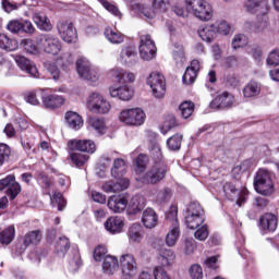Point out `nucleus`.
I'll return each instance as SVG.
<instances>
[{"label":"nucleus","instance_id":"obj_13","mask_svg":"<svg viewBox=\"0 0 279 279\" xmlns=\"http://www.w3.org/2000/svg\"><path fill=\"white\" fill-rule=\"evenodd\" d=\"M40 43L45 53L58 56L60 51H62V45L60 44V39H58V37L53 35H43L40 38Z\"/></svg>","mask_w":279,"mask_h":279},{"label":"nucleus","instance_id":"obj_26","mask_svg":"<svg viewBox=\"0 0 279 279\" xmlns=\"http://www.w3.org/2000/svg\"><path fill=\"white\" fill-rule=\"evenodd\" d=\"M142 223L148 228V230L156 228V226H158V214H156V210L153 208L145 209L142 215Z\"/></svg>","mask_w":279,"mask_h":279},{"label":"nucleus","instance_id":"obj_7","mask_svg":"<svg viewBox=\"0 0 279 279\" xmlns=\"http://www.w3.org/2000/svg\"><path fill=\"white\" fill-rule=\"evenodd\" d=\"M87 107L90 112H95L96 114H108L111 108L110 102L97 92L89 95L87 99Z\"/></svg>","mask_w":279,"mask_h":279},{"label":"nucleus","instance_id":"obj_47","mask_svg":"<svg viewBox=\"0 0 279 279\" xmlns=\"http://www.w3.org/2000/svg\"><path fill=\"white\" fill-rule=\"evenodd\" d=\"M0 49H3L4 51H14L16 49V41L5 34H0Z\"/></svg>","mask_w":279,"mask_h":279},{"label":"nucleus","instance_id":"obj_44","mask_svg":"<svg viewBox=\"0 0 279 279\" xmlns=\"http://www.w3.org/2000/svg\"><path fill=\"white\" fill-rule=\"evenodd\" d=\"M70 271H77L82 266V255H80V250L74 248L69 258Z\"/></svg>","mask_w":279,"mask_h":279},{"label":"nucleus","instance_id":"obj_14","mask_svg":"<svg viewBox=\"0 0 279 279\" xmlns=\"http://www.w3.org/2000/svg\"><path fill=\"white\" fill-rule=\"evenodd\" d=\"M120 267L122 276H136L138 272V264L134 255L126 253L120 257Z\"/></svg>","mask_w":279,"mask_h":279},{"label":"nucleus","instance_id":"obj_50","mask_svg":"<svg viewBox=\"0 0 279 279\" xmlns=\"http://www.w3.org/2000/svg\"><path fill=\"white\" fill-rule=\"evenodd\" d=\"M179 110L183 119H189L195 112V104L193 101H184L180 105Z\"/></svg>","mask_w":279,"mask_h":279},{"label":"nucleus","instance_id":"obj_38","mask_svg":"<svg viewBox=\"0 0 279 279\" xmlns=\"http://www.w3.org/2000/svg\"><path fill=\"white\" fill-rule=\"evenodd\" d=\"M120 58L126 64H135L136 62V49L132 46L123 48L120 52Z\"/></svg>","mask_w":279,"mask_h":279},{"label":"nucleus","instance_id":"obj_36","mask_svg":"<svg viewBox=\"0 0 279 279\" xmlns=\"http://www.w3.org/2000/svg\"><path fill=\"white\" fill-rule=\"evenodd\" d=\"M105 274H114L119 269V259L117 257L107 255L102 263Z\"/></svg>","mask_w":279,"mask_h":279},{"label":"nucleus","instance_id":"obj_58","mask_svg":"<svg viewBox=\"0 0 279 279\" xmlns=\"http://www.w3.org/2000/svg\"><path fill=\"white\" fill-rule=\"evenodd\" d=\"M11 154L12 150H10L8 144H0V166L10 160Z\"/></svg>","mask_w":279,"mask_h":279},{"label":"nucleus","instance_id":"obj_60","mask_svg":"<svg viewBox=\"0 0 279 279\" xmlns=\"http://www.w3.org/2000/svg\"><path fill=\"white\" fill-rule=\"evenodd\" d=\"M106 254H108V248H106V246L104 245H98L94 250V260H96L97 263H101L104 258L106 259Z\"/></svg>","mask_w":279,"mask_h":279},{"label":"nucleus","instance_id":"obj_12","mask_svg":"<svg viewBox=\"0 0 279 279\" xmlns=\"http://www.w3.org/2000/svg\"><path fill=\"white\" fill-rule=\"evenodd\" d=\"M7 29L11 34H28L29 36L36 34V27L27 20H12L7 24Z\"/></svg>","mask_w":279,"mask_h":279},{"label":"nucleus","instance_id":"obj_52","mask_svg":"<svg viewBox=\"0 0 279 279\" xmlns=\"http://www.w3.org/2000/svg\"><path fill=\"white\" fill-rule=\"evenodd\" d=\"M89 125L97 132V134H106V122H104V119L90 118Z\"/></svg>","mask_w":279,"mask_h":279},{"label":"nucleus","instance_id":"obj_1","mask_svg":"<svg viewBox=\"0 0 279 279\" xmlns=\"http://www.w3.org/2000/svg\"><path fill=\"white\" fill-rule=\"evenodd\" d=\"M185 8L199 21H210L213 19V7L206 0H185Z\"/></svg>","mask_w":279,"mask_h":279},{"label":"nucleus","instance_id":"obj_30","mask_svg":"<svg viewBox=\"0 0 279 279\" xmlns=\"http://www.w3.org/2000/svg\"><path fill=\"white\" fill-rule=\"evenodd\" d=\"M158 263L161 267H171L175 263V253L172 250L162 248L158 255Z\"/></svg>","mask_w":279,"mask_h":279},{"label":"nucleus","instance_id":"obj_32","mask_svg":"<svg viewBox=\"0 0 279 279\" xmlns=\"http://www.w3.org/2000/svg\"><path fill=\"white\" fill-rule=\"evenodd\" d=\"M65 121L72 130H81L84 125V120L75 111H68L65 113Z\"/></svg>","mask_w":279,"mask_h":279},{"label":"nucleus","instance_id":"obj_5","mask_svg":"<svg viewBox=\"0 0 279 279\" xmlns=\"http://www.w3.org/2000/svg\"><path fill=\"white\" fill-rule=\"evenodd\" d=\"M166 219L172 222L173 228L169 231L166 236V245L173 247L180 239V223L178 222V207H170L166 213Z\"/></svg>","mask_w":279,"mask_h":279},{"label":"nucleus","instance_id":"obj_25","mask_svg":"<svg viewBox=\"0 0 279 279\" xmlns=\"http://www.w3.org/2000/svg\"><path fill=\"white\" fill-rule=\"evenodd\" d=\"M198 36L204 43H215L217 38V26L215 24H207L198 29Z\"/></svg>","mask_w":279,"mask_h":279},{"label":"nucleus","instance_id":"obj_56","mask_svg":"<svg viewBox=\"0 0 279 279\" xmlns=\"http://www.w3.org/2000/svg\"><path fill=\"white\" fill-rule=\"evenodd\" d=\"M100 3L105 8V10H107L108 12L113 14V16H117L118 19H121V16H123V14L119 10V8H117L114 4L108 2V0H100Z\"/></svg>","mask_w":279,"mask_h":279},{"label":"nucleus","instance_id":"obj_21","mask_svg":"<svg viewBox=\"0 0 279 279\" xmlns=\"http://www.w3.org/2000/svg\"><path fill=\"white\" fill-rule=\"evenodd\" d=\"M109 95L111 97H118L121 101H130L134 97V88L128 85L110 87Z\"/></svg>","mask_w":279,"mask_h":279},{"label":"nucleus","instance_id":"obj_31","mask_svg":"<svg viewBox=\"0 0 279 279\" xmlns=\"http://www.w3.org/2000/svg\"><path fill=\"white\" fill-rule=\"evenodd\" d=\"M112 77L116 78V82L119 84H128L130 82H134L136 80V75L132 72H125L123 69L112 70Z\"/></svg>","mask_w":279,"mask_h":279},{"label":"nucleus","instance_id":"obj_54","mask_svg":"<svg viewBox=\"0 0 279 279\" xmlns=\"http://www.w3.org/2000/svg\"><path fill=\"white\" fill-rule=\"evenodd\" d=\"M173 192L169 187H163L161 191L158 192L156 196L157 204H167L169 199H171Z\"/></svg>","mask_w":279,"mask_h":279},{"label":"nucleus","instance_id":"obj_39","mask_svg":"<svg viewBox=\"0 0 279 279\" xmlns=\"http://www.w3.org/2000/svg\"><path fill=\"white\" fill-rule=\"evenodd\" d=\"M105 37L112 45H121V43H123V40H124V36L122 35L121 32L114 31L110 27L105 28Z\"/></svg>","mask_w":279,"mask_h":279},{"label":"nucleus","instance_id":"obj_57","mask_svg":"<svg viewBox=\"0 0 279 279\" xmlns=\"http://www.w3.org/2000/svg\"><path fill=\"white\" fill-rule=\"evenodd\" d=\"M252 168V161L251 160H244L239 166L234 167L232 169L233 175H241V173H245V171H250Z\"/></svg>","mask_w":279,"mask_h":279},{"label":"nucleus","instance_id":"obj_46","mask_svg":"<svg viewBox=\"0 0 279 279\" xmlns=\"http://www.w3.org/2000/svg\"><path fill=\"white\" fill-rule=\"evenodd\" d=\"M70 247H71V242L65 236L60 238L54 245L56 253L59 256H64V254L69 252Z\"/></svg>","mask_w":279,"mask_h":279},{"label":"nucleus","instance_id":"obj_33","mask_svg":"<svg viewBox=\"0 0 279 279\" xmlns=\"http://www.w3.org/2000/svg\"><path fill=\"white\" fill-rule=\"evenodd\" d=\"M25 5V0H1V8L7 14H12Z\"/></svg>","mask_w":279,"mask_h":279},{"label":"nucleus","instance_id":"obj_9","mask_svg":"<svg viewBox=\"0 0 279 279\" xmlns=\"http://www.w3.org/2000/svg\"><path fill=\"white\" fill-rule=\"evenodd\" d=\"M140 56L142 60H154L156 58V43L151 39V35H142L140 37Z\"/></svg>","mask_w":279,"mask_h":279},{"label":"nucleus","instance_id":"obj_8","mask_svg":"<svg viewBox=\"0 0 279 279\" xmlns=\"http://www.w3.org/2000/svg\"><path fill=\"white\" fill-rule=\"evenodd\" d=\"M147 84L150 86L154 97L157 99L165 97V93H167L165 75L158 72H151L147 78Z\"/></svg>","mask_w":279,"mask_h":279},{"label":"nucleus","instance_id":"obj_48","mask_svg":"<svg viewBox=\"0 0 279 279\" xmlns=\"http://www.w3.org/2000/svg\"><path fill=\"white\" fill-rule=\"evenodd\" d=\"M223 193L228 199H236L241 195V190L236 189L234 184L227 182L223 185Z\"/></svg>","mask_w":279,"mask_h":279},{"label":"nucleus","instance_id":"obj_51","mask_svg":"<svg viewBox=\"0 0 279 279\" xmlns=\"http://www.w3.org/2000/svg\"><path fill=\"white\" fill-rule=\"evenodd\" d=\"M70 159L75 167H84L85 162H88L90 156L82 153H70Z\"/></svg>","mask_w":279,"mask_h":279},{"label":"nucleus","instance_id":"obj_40","mask_svg":"<svg viewBox=\"0 0 279 279\" xmlns=\"http://www.w3.org/2000/svg\"><path fill=\"white\" fill-rule=\"evenodd\" d=\"M50 204L52 208H58L59 211H62L66 208V199L60 192H53L50 194Z\"/></svg>","mask_w":279,"mask_h":279},{"label":"nucleus","instance_id":"obj_10","mask_svg":"<svg viewBox=\"0 0 279 279\" xmlns=\"http://www.w3.org/2000/svg\"><path fill=\"white\" fill-rule=\"evenodd\" d=\"M21 183L16 182L14 174H9L0 180V191H5L10 199H16L21 194Z\"/></svg>","mask_w":279,"mask_h":279},{"label":"nucleus","instance_id":"obj_27","mask_svg":"<svg viewBox=\"0 0 279 279\" xmlns=\"http://www.w3.org/2000/svg\"><path fill=\"white\" fill-rule=\"evenodd\" d=\"M41 101L44 108H49L51 110H53V108H61V106H64V97L56 94L43 96Z\"/></svg>","mask_w":279,"mask_h":279},{"label":"nucleus","instance_id":"obj_29","mask_svg":"<svg viewBox=\"0 0 279 279\" xmlns=\"http://www.w3.org/2000/svg\"><path fill=\"white\" fill-rule=\"evenodd\" d=\"M147 206V199L145 196L135 195L131 198L129 203V210L132 213V215H136L141 213Z\"/></svg>","mask_w":279,"mask_h":279},{"label":"nucleus","instance_id":"obj_22","mask_svg":"<svg viewBox=\"0 0 279 279\" xmlns=\"http://www.w3.org/2000/svg\"><path fill=\"white\" fill-rule=\"evenodd\" d=\"M15 62L22 71H26L31 77H39L38 69L24 56H16Z\"/></svg>","mask_w":279,"mask_h":279},{"label":"nucleus","instance_id":"obj_42","mask_svg":"<svg viewBox=\"0 0 279 279\" xmlns=\"http://www.w3.org/2000/svg\"><path fill=\"white\" fill-rule=\"evenodd\" d=\"M22 239L29 245H38L43 241V232L40 230H34L27 232Z\"/></svg>","mask_w":279,"mask_h":279},{"label":"nucleus","instance_id":"obj_23","mask_svg":"<svg viewBox=\"0 0 279 279\" xmlns=\"http://www.w3.org/2000/svg\"><path fill=\"white\" fill-rule=\"evenodd\" d=\"M124 226L125 223L123 222V219L119 216H112L105 222V228L107 232H110V234H119L123 232Z\"/></svg>","mask_w":279,"mask_h":279},{"label":"nucleus","instance_id":"obj_61","mask_svg":"<svg viewBox=\"0 0 279 279\" xmlns=\"http://www.w3.org/2000/svg\"><path fill=\"white\" fill-rule=\"evenodd\" d=\"M197 80V72L191 68H186L185 73L182 77L183 84H193Z\"/></svg>","mask_w":279,"mask_h":279},{"label":"nucleus","instance_id":"obj_6","mask_svg":"<svg viewBox=\"0 0 279 279\" xmlns=\"http://www.w3.org/2000/svg\"><path fill=\"white\" fill-rule=\"evenodd\" d=\"M145 111L141 108L124 109L119 114L121 123L133 125L135 128L143 125V123H145Z\"/></svg>","mask_w":279,"mask_h":279},{"label":"nucleus","instance_id":"obj_15","mask_svg":"<svg viewBox=\"0 0 279 279\" xmlns=\"http://www.w3.org/2000/svg\"><path fill=\"white\" fill-rule=\"evenodd\" d=\"M57 29L64 43H75L77 40V29L70 21H61L57 24Z\"/></svg>","mask_w":279,"mask_h":279},{"label":"nucleus","instance_id":"obj_41","mask_svg":"<svg viewBox=\"0 0 279 279\" xmlns=\"http://www.w3.org/2000/svg\"><path fill=\"white\" fill-rule=\"evenodd\" d=\"M149 156L151 160L154 161V165H160L165 161V157L162 156V149L160 148V145L158 143L151 144L149 147Z\"/></svg>","mask_w":279,"mask_h":279},{"label":"nucleus","instance_id":"obj_19","mask_svg":"<svg viewBox=\"0 0 279 279\" xmlns=\"http://www.w3.org/2000/svg\"><path fill=\"white\" fill-rule=\"evenodd\" d=\"M107 206L112 213H123L128 208V196L112 195L108 198Z\"/></svg>","mask_w":279,"mask_h":279},{"label":"nucleus","instance_id":"obj_49","mask_svg":"<svg viewBox=\"0 0 279 279\" xmlns=\"http://www.w3.org/2000/svg\"><path fill=\"white\" fill-rule=\"evenodd\" d=\"M182 134H174L170 138L167 140V146L170 151H178L182 147Z\"/></svg>","mask_w":279,"mask_h":279},{"label":"nucleus","instance_id":"obj_63","mask_svg":"<svg viewBox=\"0 0 279 279\" xmlns=\"http://www.w3.org/2000/svg\"><path fill=\"white\" fill-rule=\"evenodd\" d=\"M197 250V242L193 239H186L184 244V254L187 256L193 254Z\"/></svg>","mask_w":279,"mask_h":279},{"label":"nucleus","instance_id":"obj_4","mask_svg":"<svg viewBox=\"0 0 279 279\" xmlns=\"http://www.w3.org/2000/svg\"><path fill=\"white\" fill-rule=\"evenodd\" d=\"M255 191L260 195H271L274 193V181H271V172L259 169L254 178Z\"/></svg>","mask_w":279,"mask_h":279},{"label":"nucleus","instance_id":"obj_16","mask_svg":"<svg viewBox=\"0 0 279 279\" xmlns=\"http://www.w3.org/2000/svg\"><path fill=\"white\" fill-rule=\"evenodd\" d=\"M244 9L248 14H257V16H265L269 12V2L267 0H246Z\"/></svg>","mask_w":279,"mask_h":279},{"label":"nucleus","instance_id":"obj_2","mask_svg":"<svg viewBox=\"0 0 279 279\" xmlns=\"http://www.w3.org/2000/svg\"><path fill=\"white\" fill-rule=\"evenodd\" d=\"M185 8L199 21H210L213 19V7L206 0H185Z\"/></svg>","mask_w":279,"mask_h":279},{"label":"nucleus","instance_id":"obj_55","mask_svg":"<svg viewBox=\"0 0 279 279\" xmlns=\"http://www.w3.org/2000/svg\"><path fill=\"white\" fill-rule=\"evenodd\" d=\"M187 215H193L194 217H204V208L197 202H193L187 207Z\"/></svg>","mask_w":279,"mask_h":279},{"label":"nucleus","instance_id":"obj_37","mask_svg":"<svg viewBox=\"0 0 279 279\" xmlns=\"http://www.w3.org/2000/svg\"><path fill=\"white\" fill-rule=\"evenodd\" d=\"M125 174V160L123 158H116L111 168V175L114 179L123 178Z\"/></svg>","mask_w":279,"mask_h":279},{"label":"nucleus","instance_id":"obj_62","mask_svg":"<svg viewBox=\"0 0 279 279\" xmlns=\"http://www.w3.org/2000/svg\"><path fill=\"white\" fill-rule=\"evenodd\" d=\"M190 276L192 279H202L204 278V270L202 269V266L194 264L190 268Z\"/></svg>","mask_w":279,"mask_h":279},{"label":"nucleus","instance_id":"obj_59","mask_svg":"<svg viewBox=\"0 0 279 279\" xmlns=\"http://www.w3.org/2000/svg\"><path fill=\"white\" fill-rule=\"evenodd\" d=\"M231 45L234 49H241V47L247 45V37L243 34H238L233 37Z\"/></svg>","mask_w":279,"mask_h":279},{"label":"nucleus","instance_id":"obj_24","mask_svg":"<svg viewBox=\"0 0 279 279\" xmlns=\"http://www.w3.org/2000/svg\"><path fill=\"white\" fill-rule=\"evenodd\" d=\"M234 106V96L223 92L211 101V108H232Z\"/></svg>","mask_w":279,"mask_h":279},{"label":"nucleus","instance_id":"obj_35","mask_svg":"<svg viewBox=\"0 0 279 279\" xmlns=\"http://www.w3.org/2000/svg\"><path fill=\"white\" fill-rule=\"evenodd\" d=\"M243 95L247 99H252V97H258L260 95V83L256 81H251L243 88Z\"/></svg>","mask_w":279,"mask_h":279},{"label":"nucleus","instance_id":"obj_20","mask_svg":"<svg viewBox=\"0 0 279 279\" xmlns=\"http://www.w3.org/2000/svg\"><path fill=\"white\" fill-rule=\"evenodd\" d=\"M126 189H130V179L126 178H119L117 182L109 181L102 185L105 193H121V191H125Z\"/></svg>","mask_w":279,"mask_h":279},{"label":"nucleus","instance_id":"obj_18","mask_svg":"<svg viewBox=\"0 0 279 279\" xmlns=\"http://www.w3.org/2000/svg\"><path fill=\"white\" fill-rule=\"evenodd\" d=\"M259 229L262 232H276L278 229V216L274 214H264L259 217Z\"/></svg>","mask_w":279,"mask_h":279},{"label":"nucleus","instance_id":"obj_64","mask_svg":"<svg viewBox=\"0 0 279 279\" xmlns=\"http://www.w3.org/2000/svg\"><path fill=\"white\" fill-rule=\"evenodd\" d=\"M266 62L269 66H278V64H279V50L278 49L272 50L268 54V58H267Z\"/></svg>","mask_w":279,"mask_h":279},{"label":"nucleus","instance_id":"obj_11","mask_svg":"<svg viewBox=\"0 0 279 279\" xmlns=\"http://www.w3.org/2000/svg\"><path fill=\"white\" fill-rule=\"evenodd\" d=\"M76 71L80 77L87 80V82H97L99 74L97 70L90 65V62L84 58H80L76 61Z\"/></svg>","mask_w":279,"mask_h":279},{"label":"nucleus","instance_id":"obj_28","mask_svg":"<svg viewBox=\"0 0 279 279\" xmlns=\"http://www.w3.org/2000/svg\"><path fill=\"white\" fill-rule=\"evenodd\" d=\"M33 21L37 25L38 29L43 32H51L53 29V25H51V21L44 13L37 12L33 15Z\"/></svg>","mask_w":279,"mask_h":279},{"label":"nucleus","instance_id":"obj_45","mask_svg":"<svg viewBox=\"0 0 279 279\" xmlns=\"http://www.w3.org/2000/svg\"><path fill=\"white\" fill-rule=\"evenodd\" d=\"M204 223V217L202 216H193L192 214L185 215V225L190 230H195L199 228Z\"/></svg>","mask_w":279,"mask_h":279},{"label":"nucleus","instance_id":"obj_17","mask_svg":"<svg viewBox=\"0 0 279 279\" xmlns=\"http://www.w3.org/2000/svg\"><path fill=\"white\" fill-rule=\"evenodd\" d=\"M68 147L71 151H83L85 154H95L97 151V145L93 140H70Z\"/></svg>","mask_w":279,"mask_h":279},{"label":"nucleus","instance_id":"obj_43","mask_svg":"<svg viewBox=\"0 0 279 279\" xmlns=\"http://www.w3.org/2000/svg\"><path fill=\"white\" fill-rule=\"evenodd\" d=\"M15 234H16V230L14 229V226H10L7 229H4L2 232H0L1 245H10V243L14 241Z\"/></svg>","mask_w":279,"mask_h":279},{"label":"nucleus","instance_id":"obj_53","mask_svg":"<svg viewBox=\"0 0 279 279\" xmlns=\"http://www.w3.org/2000/svg\"><path fill=\"white\" fill-rule=\"evenodd\" d=\"M21 47L24 48V51L26 53H31L33 56H36L38 53V46L34 41V39H22Z\"/></svg>","mask_w":279,"mask_h":279},{"label":"nucleus","instance_id":"obj_34","mask_svg":"<svg viewBox=\"0 0 279 279\" xmlns=\"http://www.w3.org/2000/svg\"><path fill=\"white\" fill-rule=\"evenodd\" d=\"M128 236L133 243H141L143 241V227L141 223H133L128 230Z\"/></svg>","mask_w":279,"mask_h":279},{"label":"nucleus","instance_id":"obj_3","mask_svg":"<svg viewBox=\"0 0 279 279\" xmlns=\"http://www.w3.org/2000/svg\"><path fill=\"white\" fill-rule=\"evenodd\" d=\"M169 173V166L167 162L154 163L150 169L143 175L142 180L144 184H160Z\"/></svg>","mask_w":279,"mask_h":279}]
</instances>
